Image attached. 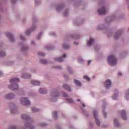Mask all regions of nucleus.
<instances>
[{"label": "nucleus", "instance_id": "09e8293b", "mask_svg": "<svg viewBox=\"0 0 129 129\" xmlns=\"http://www.w3.org/2000/svg\"><path fill=\"white\" fill-rule=\"evenodd\" d=\"M82 105H83V107H85V105L84 104H83Z\"/></svg>", "mask_w": 129, "mask_h": 129}, {"label": "nucleus", "instance_id": "9d476101", "mask_svg": "<svg viewBox=\"0 0 129 129\" xmlns=\"http://www.w3.org/2000/svg\"><path fill=\"white\" fill-rule=\"evenodd\" d=\"M121 116L122 117V118L124 119V120H126V115L125 114V111L124 110H123L121 111Z\"/></svg>", "mask_w": 129, "mask_h": 129}, {"label": "nucleus", "instance_id": "cd10ccee", "mask_svg": "<svg viewBox=\"0 0 129 129\" xmlns=\"http://www.w3.org/2000/svg\"><path fill=\"white\" fill-rule=\"evenodd\" d=\"M1 57H5V56H6V52H5V51H1Z\"/></svg>", "mask_w": 129, "mask_h": 129}, {"label": "nucleus", "instance_id": "ddd939ff", "mask_svg": "<svg viewBox=\"0 0 129 129\" xmlns=\"http://www.w3.org/2000/svg\"><path fill=\"white\" fill-rule=\"evenodd\" d=\"M31 84H33V85H40L41 84V83L38 81L36 80H33L31 81Z\"/></svg>", "mask_w": 129, "mask_h": 129}, {"label": "nucleus", "instance_id": "c756f323", "mask_svg": "<svg viewBox=\"0 0 129 129\" xmlns=\"http://www.w3.org/2000/svg\"><path fill=\"white\" fill-rule=\"evenodd\" d=\"M83 78L84 79H86V80H87V81H89L90 80V79L87 76H84L83 77Z\"/></svg>", "mask_w": 129, "mask_h": 129}, {"label": "nucleus", "instance_id": "f8f14e48", "mask_svg": "<svg viewBox=\"0 0 129 129\" xmlns=\"http://www.w3.org/2000/svg\"><path fill=\"white\" fill-rule=\"evenodd\" d=\"M22 78H24L25 79H28L29 78H31V76L29 74H24L22 76Z\"/></svg>", "mask_w": 129, "mask_h": 129}, {"label": "nucleus", "instance_id": "412c9836", "mask_svg": "<svg viewBox=\"0 0 129 129\" xmlns=\"http://www.w3.org/2000/svg\"><path fill=\"white\" fill-rule=\"evenodd\" d=\"M52 116L54 119H57V112L54 111L53 112Z\"/></svg>", "mask_w": 129, "mask_h": 129}, {"label": "nucleus", "instance_id": "a878e982", "mask_svg": "<svg viewBox=\"0 0 129 129\" xmlns=\"http://www.w3.org/2000/svg\"><path fill=\"white\" fill-rule=\"evenodd\" d=\"M40 62L41 64H46L47 60H46L45 59H41Z\"/></svg>", "mask_w": 129, "mask_h": 129}, {"label": "nucleus", "instance_id": "37998d69", "mask_svg": "<svg viewBox=\"0 0 129 129\" xmlns=\"http://www.w3.org/2000/svg\"><path fill=\"white\" fill-rule=\"evenodd\" d=\"M90 63H91V60H89L88 62V65H90Z\"/></svg>", "mask_w": 129, "mask_h": 129}, {"label": "nucleus", "instance_id": "c85d7f7f", "mask_svg": "<svg viewBox=\"0 0 129 129\" xmlns=\"http://www.w3.org/2000/svg\"><path fill=\"white\" fill-rule=\"evenodd\" d=\"M34 29H31V30H27L26 31V35H29V34H31L32 33V31H33Z\"/></svg>", "mask_w": 129, "mask_h": 129}, {"label": "nucleus", "instance_id": "c9c22d12", "mask_svg": "<svg viewBox=\"0 0 129 129\" xmlns=\"http://www.w3.org/2000/svg\"><path fill=\"white\" fill-rule=\"evenodd\" d=\"M9 129H17V127L11 126L9 127Z\"/></svg>", "mask_w": 129, "mask_h": 129}, {"label": "nucleus", "instance_id": "5fc2aeb1", "mask_svg": "<svg viewBox=\"0 0 129 129\" xmlns=\"http://www.w3.org/2000/svg\"><path fill=\"white\" fill-rule=\"evenodd\" d=\"M128 5H129V3H128Z\"/></svg>", "mask_w": 129, "mask_h": 129}, {"label": "nucleus", "instance_id": "473e14b6", "mask_svg": "<svg viewBox=\"0 0 129 129\" xmlns=\"http://www.w3.org/2000/svg\"><path fill=\"white\" fill-rule=\"evenodd\" d=\"M20 39L22 40V41H25V40H26L25 37H23L22 35H20Z\"/></svg>", "mask_w": 129, "mask_h": 129}, {"label": "nucleus", "instance_id": "5701e85b", "mask_svg": "<svg viewBox=\"0 0 129 129\" xmlns=\"http://www.w3.org/2000/svg\"><path fill=\"white\" fill-rule=\"evenodd\" d=\"M32 112H37V111H39V109H37V108L33 107L32 109Z\"/></svg>", "mask_w": 129, "mask_h": 129}, {"label": "nucleus", "instance_id": "f3484780", "mask_svg": "<svg viewBox=\"0 0 129 129\" xmlns=\"http://www.w3.org/2000/svg\"><path fill=\"white\" fill-rule=\"evenodd\" d=\"M52 96L53 97H59V93H58L57 92H55L54 93H53L52 94H51Z\"/></svg>", "mask_w": 129, "mask_h": 129}, {"label": "nucleus", "instance_id": "c03bdc74", "mask_svg": "<svg viewBox=\"0 0 129 129\" xmlns=\"http://www.w3.org/2000/svg\"><path fill=\"white\" fill-rule=\"evenodd\" d=\"M56 68L57 69H61V67L58 66V67H56Z\"/></svg>", "mask_w": 129, "mask_h": 129}, {"label": "nucleus", "instance_id": "8fccbe9b", "mask_svg": "<svg viewBox=\"0 0 129 129\" xmlns=\"http://www.w3.org/2000/svg\"><path fill=\"white\" fill-rule=\"evenodd\" d=\"M77 101H81V100L79 99H78V100H77Z\"/></svg>", "mask_w": 129, "mask_h": 129}, {"label": "nucleus", "instance_id": "864d4df0", "mask_svg": "<svg viewBox=\"0 0 129 129\" xmlns=\"http://www.w3.org/2000/svg\"><path fill=\"white\" fill-rule=\"evenodd\" d=\"M56 11H58V8H56Z\"/></svg>", "mask_w": 129, "mask_h": 129}, {"label": "nucleus", "instance_id": "58836bf2", "mask_svg": "<svg viewBox=\"0 0 129 129\" xmlns=\"http://www.w3.org/2000/svg\"><path fill=\"white\" fill-rule=\"evenodd\" d=\"M17 0H11L12 4H15Z\"/></svg>", "mask_w": 129, "mask_h": 129}, {"label": "nucleus", "instance_id": "f03ea898", "mask_svg": "<svg viewBox=\"0 0 129 129\" xmlns=\"http://www.w3.org/2000/svg\"><path fill=\"white\" fill-rule=\"evenodd\" d=\"M108 62L111 66H114L117 63L116 58L113 55H109L108 57Z\"/></svg>", "mask_w": 129, "mask_h": 129}, {"label": "nucleus", "instance_id": "b1692460", "mask_svg": "<svg viewBox=\"0 0 129 129\" xmlns=\"http://www.w3.org/2000/svg\"><path fill=\"white\" fill-rule=\"evenodd\" d=\"M26 126H28V127H29L30 129L35 128V127L33 125H30V124H27V125H26Z\"/></svg>", "mask_w": 129, "mask_h": 129}, {"label": "nucleus", "instance_id": "a211bd4d", "mask_svg": "<svg viewBox=\"0 0 129 129\" xmlns=\"http://www.w3.org/2000/svg\"><path fill=\"white\" fill-rule=\"evenodd\" d=\"M74 82L78 86H81V83L79 81L75 80Z\"/></svg>", "mask_w": 129, "mask_h": 129}, {"label": "nucleus", "instance_id": "6e6d98bb", "mask_svg": "<svg viewBox=\"0 0 129 129\" xmlns=\"http://www.w3.org/2000/svg\"><path fill=\"white\" fill-rule=\"evenodd\" d=\"M128 1H129V0H128Z\"/></svg>", "mask_w": 129, "mask_h": 129}, {"label": "nucleus", "instance_id": "2f4dec72", "mask_svg": "<svg viewBox=\"0 0 129 129\" xmlns=\"http://www.w3.org/2000/svg\"><path fill=\"white\" fill-rule=\"evenodd\" d=\"M116 97H117V95H114L112 97L113 99H114V100H116Z\"/></svg>", "mask_w": 129, "mask_h": 129}, {"label": "nucleus", "instance_id": "6e6552de", "mask_svg": "<svg viewBox=\"0 0 129 129\" xmlns=\"http://www.w3.org/2000/svg\"><path fill=\"white\" fill-rule=\"evenodd\" d=\"M62 87L66 90L69 91V92H71V88H70V86L68 84H64L63 85Z\"/></svg>", "mask_w": 129, "mask_h": 129}, {"label": "nucleus", "instance_id": "e433bc0d", "mask_svg": "<svg viewBox=\"0 0 129 129\" xmlns=\"http://www.w3.org/2000/svg\"><path fill=\"white\" fill-rule=\"evenodd\" d=\"M63 97H68V95H67L66 93H63Z\"/></svg>", "mask_w": 129, "mask_h": 129}, {"label": "nucleus", "instance_id": "de8ad7c7", "mask_svg": "<svg viewBox=\"0 0 129 129\" xmlns=\"http://www.w3.org/2000/svg\"><path fill=\"white\" fill-rule=\"evenodd\" d=\"M118 75H120V76H121V75H122V74H121V73H119L118 74Z\"/></svg>", "mask_w": 129, "mask_h": 129}, {"label": "nucleus", "instance_id": "4c0bfd02", "mask_svg": "<svg viewBox=\"0 0 129 129\" xmlns=\"http://www.w3.org/2000/svg\"><path fill=\"white\" fill-rule=\"evenodd\" d=\"M102 113L104 115V117H106V113L104 112V111H102Z\"/></svg>", "mask_w": 129, "mask_h": 129}, {"label": "nucleus", "instance_id": "f257e3e1", "mask_svg": "<svg viewBox=\"0 0 129 129\" xmlns=\"http://www.w3.org/2000/svg\"><path fill=\"white\" fill-rule=\"evenodd\" d=\"M20 81V79L18 78H15L10 80V83L12 85L9 86V89H11L13 91H16L19 89V85L17 84V82Z\"/></svg>", "mask_w": 129, "mask_h": 129}, {"label": "nucleus", "instance_id": "ea45409f", "mask_svg": "<svg viewBox=\"0 0 129 129\" xmlns=\"http://www.w3.org/2000/svg\"><path fill=\"white\" fill-rule=\"evenodd\" d=\"M45 48L47 50H51V47L50 46H46Z\"/></svg>", "mask_w": 129, "mask_h": 129}, {"label": "nucleus", "instance_id": "4be33fe9", "mask_svg": "<svg viewBox=\"0 0 129 129\" xmlns=\"http://www.w3.org/2000/svg\"><path fill=\"white\" fill-rule=\"evenodd\" d=\"M11 113L12 114L17 113V109H16V108L12 109L11 110Z\"/></svg>", "mask_w": 129, "mask_h": 129}, {"label": "nucleus", "instance_id": "79ce46f5", "mask_svg": "<svg viewBox=\"0 0 129 129\" xmlns=\"http://www.w3.org/2000/svg\"><path fill=\"white\" fill-rule=\"evenodd\" d=\"M45 125H46V124L44 123H43L40 124V126H45Z\"/></svg>", "mask_w": 129, "mask_h": 129}, {"label": "nucleus", "instance_id": "0eeeda50", "mask_svg": "<svg viewBox=\"0 0 129 129\" xmlns=\"http://www.w3.org/2000/svg\"><path fill=\"white\" fill-rule=\"evenodd\" d=\"M105 87L106 88H109V87H111V82L109 80H107L105 82Z\"/></svg>", "mask_w": 129, "mask_h": 129}, {"label": "nucleus", "instance_id": "bb28decb", "mask_svg": "<svg viewBox=\"0 0 129 129\" xmlns=\"http://www.w3.org/2000/svg\"><path fill=\"white\" fill-rule=\"evenodd\" d=\"M67 101H68L69 103H73V100H72V99L71 98L67 99Z\"/></svg>", "mask_w": 129, "mask_h": 129}, {"label": "nucleus", "instance_id": "aec40b11", "mask_svg": "<svg viewBox=\"0 0 129 129\" xmlns=\"http://www.w3.org/2000/svg\"><path fill=\"white\" fill-rule=\"evenodd\" d=\"M121 34V31L120 30H118L117 32V34L116 35V36H115V37L116 38V39H118L117 37L120 36V35Z\"/></svg>", "mask_w": 129, "mask_h": 129}, {"label": "nucleus", "instance_id": "f704fd0d", "mask_svg": "<svg viewBox=\"0 0 129 129\" xmlns=\"http://www.w3.org/2000/svg\"><path fill=\"white\" fill-rule=\"evenodd\" d=\"M38 55L40 56H45V53L43 52H39L38 53Z\"/></svg>", "mask_w": 129, "mask_h": 129}, {"label": "nucleus", "instance_id": "9b49d317", "mask_svg": "<svg viewBox=\"0 0 129 129\" xmlns=\"http://www.w3.org/2000/svg\"><path fill=\"white\" fill-rule=\"evenodd\" d=\"M62 58H66V54H63L62 57H59L58 58H55V61H57V62H63L64 60Z\"/></svg>", "mask_w": 129, "mask_h": 129}, {"label": "nucleus", "instance_id": "2eb2a0df", "mask_svg": "<svg viewBox=\"0 0 129 129\" xmlns=\"http://www.w3.org/2000/svg\"><path fill=\"white\" fill-rule=\"evenodd\" d=\"M40 93L41 94H47V90L45 89H40L39 90Z\"/></svg>", "mask_w": 129, "mask_h": 129}, {"label": "nucleus", "instance_id": "6ab92c4d", "mask_svg": "<svg viewBox=\"0 0 129 129\" xmlns=\"http://www.w3.org/2000/svg\"><path fill=\"white\" fill-rule=\"evenodd\" d=\"M114 125L116 126H120L119 123L116 120V119H114Z\"/></svg>", "mask_w": 129, "mask_h": 129}, {"label": "nucleus", "instance_id": "3c124183", "mask_svg": "<svg viewBox=\"0 0 129 129\" xmlns=\"http://www.w3.org/2000/svg\"><path fill=\"white\" fill-rule=\"evenodd\" d=\"M53 36H55V33H53V34H52Z\"/></svg>", "mask_w": 129, "mask_h": 129}, {"label": "nucleus", "instance_id": "72a5a7b5", "mask_svg": "<svg viewBox=\"0 0 129 129\" xmlns=\"http://www.w3.org/2000/svg\"><path fill=\"white\" fill-rule=\"evenodd\" d=\"M28 49V48L26 46H24L23 47H22V51H26V50H27Z\"/></svg>", "mask_w": 129, "mask_h": 129}, {"label": "nucleus", "instance_id": "1a4fd4ad", "mask_svg": "<svg viewBox=\"0 0 129 129\" xmlns=\"http://www.w3.org/2000/svg\"><path fill=\"white\" fill-rule=\"evenodd\" d=\"M15 95H14V94L10 93V94L6 95V98L7 99H13V98H15Z\"/></svg>", "mask_w": 129, "mask_h": 129}, {"label": "nucleus", "instance_id": "a19ab883", "mask_svg": "<svg viewBox=\"0 0 129 129\" xmlns=\"http://www.w3.org/2000/svg\"><path fill=\"white\" fill-rule=\"evenodd\" d=\"M41 35H42V33L39 34V35L38 36V40H40V38H41Z\"/></svg>", "mask_w": 129, "mask_h": 129}, {"label": "nucleus", "instance_id": "20e7f679", "mask_svg": "<svg viewBox=\"0 0 129 129\" xmlns=\"http://www.w3.org/2000/svg\"><path fill=\"white\" fill-rule=\"evenodd\" d=\"M93 113L94 115V117L96 119V123L97 125H98V126H99V125H100V121H99V120H98V118H97V111H96V110H94Z\"/></svg>", "mask_w": 129, "mask_h": 129}, {"label": "nucleus", "instance_id": "39448f33", "mask_svg": "<svg viewBox=\"0 0 129 129\" xmlns=\"http://www.w3.org/2000/svg\"><path fill=\"white\" fill-rule=\"evenodd\" d=\"M6 35L7 37L9 38L11 42H14L15 41V39H14V36H13V35H12V34H11V33L7 32L6 33Z\"/></svg>", "mask_w": 129, "mask_h": 129}, {"label": "nucleus", "instance_id": "a18cd8bd", "mask_svg": "<svg viewBox=\"0 0 129 129\" xmlns=\"http://www.w3.org/2000/svg\"><path fill=\"white\" fill-rule=\"evenodd\" d=\"M34 41H32V42H31V44H32V45H34Z\"/></svg>", "mask_w": 129, "mask_h": 129}, {"label": "nucleus", "instance_id": "423d86ee", "mask_svg": "<svg viewBox=\"0 0 129 129\" xmlns=\"http://www.w3.org/2000/svg\"><path fill=\"white\" fill-rule=\"evenodd\" d=\"M98 13L100 15H105V14L106 13L105 8L104 7H103L101 9L98 10Z\"/></svg>", "mask_w": 129, "mask_h": 129}, {"label": "nucleus", "instance_id": "603ef678", "mask_svg": "<svg viewBox=\"0 0 129 129\" xmlns=\"http://www.w3.org/2000/svg\"><path fill=\"white\" fill-rule=\"evenodd\" d=\"M68 71H69V72H70V70L69 69V70H68Z\"/></svg>", "mask_w": 129, "mask_h": 129}, {"label": "nucleus", "instance_id": "393cba45", "mask_svg": "<svg viewBox=\"0 0 129 129\" xmlns=\"http://www.w3.org/2000/svg\"><path fill=\"white\" fill-rule=\"evenodd\" d=\"M62 47H63V49H68L69 48V45L63 44Z\"/></svg>", "mask_w": 129, "mask_h": 129}, {"label": "nucleus", "instance_id": "4468645a", "mask_svg": "<svg viewBox=\"0 0 129 129\" xmlns=\"http://www.w3.org/2000/svg\"><path fill=\"white\" fill-rule=\"evenodd\" d=\"M93 43H94V40H93V38H90V40L88 41V45L91 46L93 44Z\"/></svg>", "mask_w": 129, "mask_h": 129}, {"label": "nucleus", "instance_id": "49530a36", "mask_svg": "<svg viewBox=\"0 0 129 129\" xmlns=\"http://www.w3.org/2000/svg\"><path fill=\"white\" fill-rule=\"evenodd\" d=\"M74 44H75V45H78V43H77V42H75Z\"/></svg>", "mask_w": 129, "mask_h": 129}, {"label": "nucleus", "instance_id": "7ed1b4c3", "mask_svg": "<svg viewBox=\"0 0 129 129\" xmlns=\"http://www.w3.org/2000/svg\"><path fill=\"white\" fill-rule=\"evenodd\" d=\"M20 102L23 105H30L31 102L27 98H22L20 100Z\"/></svg>", "mask_w": 129, "mask_h": 129}, {"label": "nucleus", "instance_id": "dca6fc26", "mask_svg": "<svg viewBox=\"0 0 129 129\" xmlns=\"http://www.w3.org/2000/svg\"><path fill=\"white\" fill-rule=\"evenodd\" d=\"M21 118L22 119H25L26 120H28V119H30V117L29 116H27V115H21Z\"/></svg>", "mask_w": 129, "mask_h": 129}, {"label": "nucleus", "instance_id": "7c9ffc66", "mask_svg": "<svg viewBox=\"0 0 129 129\" xmlns=\"http://www.w3.org/2000/svg\"><path fill=\"white\" fill-rule=\"evenodd\" d=\"M63 16H64V17H67V16H68V11H66L64 12Z\"/></svg>", "mask_w": 129, "mask_h": 129}]
</instances>
